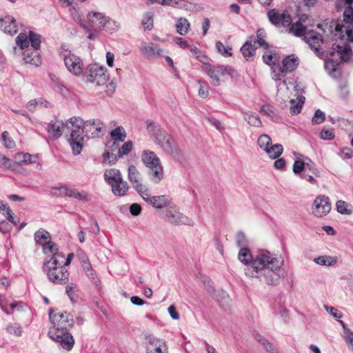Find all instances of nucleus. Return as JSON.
I'll return each instance as SVG.
<instances>
[{
    "mask_svg": "<svg viewBox=\"0 0 353 353\" xmlns=\"http://www.w3.org/2000/svg\"><path fill=\"white\" fill-rule=\"evenodd\" d=\"M239 260L247 265L245 274L251 278H259L266 284L276 285L279 283L280 271L284 265L282 256L262 250L252 255L247 248H241L238 254Z\"/></svg>",
    "mask_w": 353,
    "mask_h": 353,
    "instance_id": "f257e3e1",
    "label": "nucleus"
},
{
    "mask_svg": "<svg viewBox=\"0 0 353 353\" xmlns=\"http://www.w3.org/2000/svg\"><path fill=\"white\" fill-rule=\"evenodd\" d=\"M65 126L70 130L68 141L74 155L81 153L84 144V134L87 137H98L101 132L103 123L99 119L83 121L81 117H73L66 121Z\"/></svg>",
    "mask_w": 353,
    "mask_h": 353,
    "instance_id": "f03ea898",
    "label": "nucleus"
},
{
    "mask_svg": "<svg viewBox=\"0 0 353 353\" xmlns=\"http://www.w3.org/2000/svg\"><path fill=\"white\" fill-rule=\"evenodd\" d=\"M145 124L146 130L150 138L163 151L171 155L177 161L182 162L185 159L182 149L176 143L172 135L168 134L159 123L154 121L147 120Z\"/></svg>",
    "mask_w": 353,
    "mask_h": 353,
    "instance_id": "7ed1b4c3",
    "label": "nucleus"
},
{
    "mask_svg": "<svg viewBox=\"0 0 353 353\" xmlns=\"http://www.w3.org/2000/svg\"><path fill=\"white\" fill-rule=\"evenodd\" d=\"M201 70L210 77L211 84L215 87L220 85L221 78L224 79L227 76L232 78L237 77V72L230 65L203 63Z\"/></svg>",
    "mask_w": 353,
    "mask_h": 353,
    "instance_id": "20e7f679",
    "label": "nucleus"
},
{
    "mask_svg": "<svg viewBox=\"0 0 353 353\" xmlns=\"http://www.w3.org/2000/svg\"><path fill=\"white\" fill-rule=\"evenodd\" d=\"M330 28H334L336 32H340L343 33L345 32L348 40L350 42V46H333V52H330V55L333 56L335 53L339 57V58L343 61H347L350 60V52L353 49V30L349 26H341L335 21H332L330 25Z\"/></svg>",
    "mask_w": 353,
    "mask_h": 353,
    "instance_id": "39448f33",
    "label": "nucleus"
},
{
    "mask_svg": "<svg viewBox=\"0 0 353 353\" xmlns=\"http://www.w3.org/2000/svg\"><path fill=\"white\" fill-rule=\"evenodd\" d=\"M83 77L85 81L95 83L97 85H105L108 79L106 69L97 63L89 65Z\"/></svg>",
    "mask_w": 353,
    "mask_h": 353,
    "instance_id": "423d86ee",
    "label": "nucleus"
},
{
    "mask_svg": "<svg viewBox=\"0 0 353 353\" xmlns=\"http://www.w3.org/2000/svg\"><path fill=\"white\" fill-rule=\"evenodd\" d=\"M49 318L51 323L54 325V332H66L68 327H71L74 324L72 315L65 312L61 311L52 315V310L49 312Z\"/></svg>",
    "mask_w": 353,
    "mask_h": 353,
    "instance_id": "0eeeda50",
    "label": "nucleus"
},
{
    "mask_svg": "<svg viewBox=\"0 0 353 353\" xmlns=\"http://www.w3.org/2000/svg\"><path fill=\"white\" fill-rule=\"evenodd\" d=\"M61 55L64 60V63L68 70L74 76L83 74V65L82 60L69 50H63Z\"/></svg>",
    "mask_w": 353,
    "mask_h": 353,
    "instance_id": "6e6552de",
    "label": "nucleus"
},
{
    "mask_svg": "<svg viewBox=\"0 0 353 353\" xmlns=\"http://www.w3.org/2000/svg\"><path fill=\"white\" fill-rule=\"evenodd\" d=\"M331 210V203L328 196L319 195L313 201L311 206L312 214L317 218L327 215Z\"/></svg>",
    "mask_w": 353,
    "mask_h": 353,
    "instance_id": "1a4fd4ad",
    "label": "nucleus"
},
{
    "mask_svg": "<svg viewBox=\"0 0 353 353\" xmlns=\"http://www.w3.org/2000/svg\"><path fill=\"white\" fill-rule=\"evenodd\" d=\"M105 21V15L103 13L90 12L87 14L86 23H81V26L88 32H97L103 30Z\"/></svg>",
    "mask_w": 353,
    "mask_h": 353,
    "instance_id": "9d476101",
    "label": "nucleus"
},
{
    "mask_svg": "<svg viewBox=\"0 0 353 353\" xmlns=\"http://www.w3.org/2000/svg\"><path fill=\"white\" fill-rule=\"evenodd\" d=\"M41 42V35L32 31L29 32L28 36L24 33H20L16 38V43L21 50L28 48L30 43L31 49L38 51L40 48Z\"/></svg>",
    "mask_w": 353,
    "mask_h": 353,
    "instance_id": "9b49d317",
    "label": "nucleus"
},
{
    "mask_svg": "<svg viewBox=\"0 0 353 353\" xmlns=\"http://www.w3.org/2000/svg\"><path fill=\"white\" fill-rule=\"evenodd\" d=\"M165 216L168 221L174 225H186L193 226L194 221L179 212V209L175 206H170L165 211Z\"/></svg>",
    "mask_w": 353,
    "mask_h": 353,
    "instance_id": "f8f14e48",
    "label": "nucleus"
},
{
    "mask_svg": "<svg viewBox=\"0 0 353 353\" xmlns=\"http://www.w3.org/2000/svg\"><path fill=\"white\" fill-rule=\"evenodd\" d=\"M141 54L147 59H155L163 56L164 50L152 42L143 41L140 44Z\"/></svg>",
    "mask_w": 353,
    "mask_h": 353,
    "instance_id": "ddd939ff",
    "label": "nucleus"
},
{
    "mask_svg": "<svg viewBox=\"0 0 353 353\" xmlns=\"http://www.w3.org/2000/svg\"><path fill=\"white\" fill-rule=\"evenodd\" d=\"M48 335L53 341L59 342L63 349L68 351L72 349L74 344V339L72 335L68 331L54 332L53 330H49Z\"/></svg>",
    "mask_w": 353,
    "mask_h": 353,
    "instance_id": "4468645a",
    "label": "nucleus"
},
{
    "mask_svg": "<svg viewBox=\"0 0 353 353\" xmlns=\"http://www.w3.org/2000/svg\"><path fill=\"white\" fill-rule=\"evenodd\" d=\"M268 17L270 21L277 27L286 28L292 22L291 17L288 12H279L275 9L270 10L268 12Z\"/></svg>",
    "mask_w": 353,
    "mask_h": 353,
    "instance_id": "2eb2a0df",
    "label": "nucleus"
},
{
    "mask_svg": "<svg viewBox=\"0 0 353 353\" xmlns=\"http://www.w3.org/2000/svg\"><path fill=\"white\" fill-rule=\"evenodd\" d=\"M46 272L48 277L50 281L55 284H65L69 280V273L66 269H60V268L52 270H44Z\"/></svg>",
    "mask_w": 353,
    "mask_h": 353,
    "instance_id": "dca6fc26",
    "label": "nucleus"
},
{
    "mask_svg": "<svg viewBox=\"0 0 353 353\" xmlns=\"http://www.w3.org/2000/svg\"><path fill=\"white\" fill-rule=\"evenodd\" d=\"M304 40L316 53L321 52V47L323 40L319 32L308 30L304 35Z\"/></svg>",
    "mask_w": 353,
    "mask_h": 353,
    "instance_id": "f3484780",
    "label": "nucleus"
},
{
    "mask_svg": "<svg viewBox=\"0 0 353 353\" xmlns=\"http://www.w3.org/2000/svg\"><path fill=\"white\" fill-rule=\"evenodd\" d=\"M308 19L307 14H303L296 22L288 27V32L295 37L304 36L308 30V24L306 23Z\"/></svg>",
    "mask_w": 353,
    "mask_h": 353,
    "instance_id": "a211bd4d",
    "label": "nucleus"
},
{
    "mask_svg": "<svg viewBox=\"0 0 353 353\" xmlns=\"http://www.w3.org/2000/svg\"><path fill=\"white\" fill-rule=\"evenodd\" d=\"M58 268H60V269H65L64 265V256L59 252H56L49 260H47L45 262L43 269L54 270Z\"/></svg>",
    "mask_w": 353,
    "mask_h": 353,
    "instance_id": "6ab92c4d",
    "label": "nucleus"
},
{
    "mask_svg": "<svg viewBox=\"0 0 353 353\" xmlns=\"http://www.w3.org/2000/svg\"><path fill=\"white\" fill-rule=\"evenodd\" d=\"M0 28L9 34H16L18 31L16 20L11 16H6L0 19Z\"/></svg>",
    "mask_w": 353,
    "mask_h": 353,
    "instance_id": "aec40b11",
    "label": "nucleus"
},
{
    "mask_svg": "<svg viewBox=\"0 0 353 353\" xmlns=\"http://www.w3.org/2000/svg\"><path fill=\"white\" fill-rule=\"evenodd\" d=\"M66 122L64 123L61 121H52L48 125V132L54 138L60 137L65 129L70 132L65 126Z\"/></svg>",
    "mask_w": 353,
    "mask_h": 353,
    "instance_id": "412c9836",
    "label": "nucleus"
},
{
    "mask_svg": "<svg viewBox=\"0 0 353 353\" xmlns=\"http://www.w3.org/2000/svg\"><path fill=\"white\" fill-rule=\"evenodd\" d=\"M141 161L147 168H152L161 163L160 159L152 150H144L141 154Z\"/></svg>",
    "mask_w": 353,
    "mask_h": 353,
    "instance_id": "4be33fe9",
    "label": "nucleus"
},
{
    "mask_svg": "<svg viewBox=\"0 0 353 353\" xmlns=\"http://www.w3.org/2000/svg\"><path fill=\"white\" fill-rule=\"evenodd\" d=\"M110 146L107 145V149L103 153V160L109 163H115L118 159L117 150L118 143L115 142H110Z\"/></svg>",
    "mask_w": 353,
    "mask_h": 353,
    "instance_id": "5701e85b",
    "label": "nucleus"
},
{
    "mask_svg": "<svg viewBox=\"0 0 353 353\" xmlns=\"http://www.w3.org/2000/svg\"><path fill=\"white\" fill-rule=\"evenodd\" d=\"M128 180L132 183L134 189L141 188V175L137 168L131 165L128 168Z\"/></svg>",
    "mask_w": 353,
    "mask_h": 353,
    "instance_id": "b1692460",
    "label": "nucleus"
},
{
    "mask_svg": "<svg viewBox=\"0 0 353 353\" xmlns=\"http://www.w3.org/2000/svg\"><path fill=\"white\" fill-rule=\"evenodd\" d=\"M105 181L111 186L123 180L120 171L117 169H107L104 172Z\"/></svg>",
    "mask_w": 353,
    "mask_h": 353,
    "instance_id": "393cba45",
    "label": "nucleus"
},
{
    "mask_svg": "<svg viewBox=\"0 0 353 353\" xmlns=\"http://www.w3.org/2000/svg\"><path fill=\"white\" fill-rule=\"evenodd\" d=\"M299 65L298 57L294 54L286 57L283 61L282 72H291L294 71Z\"/></svg>",
    "mask_w": 353,
    "mask_h": 353,
    "instance_id": "a878e982",
    "label": "nucleus"
},
{
    "mask_svg": "<svg viewBox=\"0 0 353 353\" xmlns=\"http://www.w3.org/2000/svg\"><path fill=\"white\" fill-rule=\"evenodd\" d=\"M23 60L26 63L38 66L41 64V61L38 51L26 48L23 52Z\"/></svg>",
    "mask_w": 353,
    "mask_h": 353,
    "instance_id": "bb28decb",
    "label": "nucleus"
},
{
    "mask_svg": "<svg viewBox=\"0 0 353 353\" xmlns=\"http://www.w3.org/2000/svg\"><path fill=\"white\" fill-rule=\"evenodd\" d=\"M148 174L151 181L154 183H159L163 177V168L161 163L149 168Z\"/></svg>",
    "mask_w": 353,
    "mask_h": 353,
    "instance_id": "cd10ccee",
    "label": "nucleus"
},
{
    "mask_svg": "<svg viewBox=\"0 0 353 353\" xmlns=\"http://www.w3.org/2000/svg\"><path fill=\"white\" fill-rule=\"evenodd\" d=\"M172 199L167 195L152 196L150 205L157 209H161L170 205Z\"/></svg>",
    "mask_w": 353,
    "mask_h": 353,
    "instance_id": "c85d7f7f",
    "label": "nucleus"
},
{
    "mask_svg": "<svg viewBox=\"0 0 353 353\" xmlns=\"http://www.w3.org/2000/svg\"><path fill=\"white\" fill-rule=\"evenodd\" d=\"M39 107L50 108V103L42 98H38L29 101L26 105L27 110L31 112H34Z\"/></svg>",
    "mask_w": 353,
    "mask_h": 353,
    "instance_id": "c756f323",
    "label": "nucleus"
},
{
    "mask_svg": "<svg viewBox=\"0 0 353 353\" xmlns=\"http://www.w3.org/2000/svg\"><path fill=\"white\" fill-rule=\"evenodd\" d=\"M67 196L81 201L90 200V196L85 191H79L77 189L71 187H68Z\"/></svg>",
    "mask_w": 353,
    "mask_h": 353,
    "instance_id": "7c9ffc66",
    "label": "nucleus"
},
{
    "mask_svg": "<svg viewBox=\"0 0 353 353\" xmlns=\"http://www.w3.org/2000/svg\"><path fill=\"white\" fill-rule=\"evenodd\" d=\"M338 261V258L334 256L323 255L314 259V262L319 265L332 266Z\"/></svg>",
    "mask_w": 353,
    "mask_h": 353,
    "instance_id": "2f4dec72",
    "label": "nucleus"
},
{
    "mask_svg": "<svg viewBox=\"0 0 353 353\" xmlns=\"http://www.w3.org/2000/svg\"><path fill=\"white\" fill-rule=\"evenodd\" d=\"M243 119L247 123L254 127H261L262 125V122L259 117V115L252 112H243Z\"/></svg>",
    "mask_w": 353,
    "mask_h": 353,
    "instance_id": "473e14b6",
    "label": "nucleus"
},
{
    "mask_svg": "<svg viewBox=\"0 0 353 353\" xmlns=\"http://www.w3.org/2000/svg\"><path fill=\"white\" fill-rule=\"evenodd\" d=\"M34 240L37 243L42 246L49 242L51 239L50 233L44 229H40L34 233Z\"/></svg>",
    "mask_w": 353,
    "mask_h": 353,
    "instance_id": "72a5a7b5",
    "label": "nucleus"
},
{
    "mask_svg": "<svg viewBox=\"0 0 353 353\" xmlns=\"http://www.w3.org/2000/svg\"><path fill=\"white\" fill-rule=\"evenodd\" d=\"M111 187L112 193L115 196H119L125 195L129 188L127 182L123 180L117 182V183L111 185Z\"/></svg>",
    "mask_w": 353,
    "mask_h": 353,
    "instance_id": "f704fd0d",
    "label": "nucleus"
},
{
    "mask_svg": "<svg viewBox=\"0 0 353 353\" xmlns=\"http://www.w3.org/2000/svg\"><path fill=\"white\" fill-rule=\"evenodd\" d=\"M305 101L303 96H299L296 99L290 100V112L292 114H298L301 112Z\"/></svg>",
    "mask_w": 353,
    "mask_h": 353,
    "instance_id": "c9c22d12",
    "label": "nucleus"
},
{
    "mask_svg": "<svg viewBox=\"0 0 353 353\" xmlns=\"http://www.w3.org/2000/svg\"><path fill=\"white\" fill-rule=\"evenodd\" d=\"M110 137L112 142H123L126 137V133L123 127L119 126L110 132Z\"/></svg>",
    "mask_w": 353,
    "mask_h": 353,
    "instance_id": "e433bc0d",
    "label": "nucleus"
},
{
    "mask_svg": "<svg viewBox=\"0 0 353 353\" xmlns=\"http://www.w3.org/2000/svg\"><path fill=\"white\" fill-rule=\"evenodd\" d=\"M207 290L210 296L218 302H221L228 297L225 291L223 290H215L211 285L207 288Z\"/></svg>",
    "mask_w": 353,
    "mask_h": 353,
    "instance_id": "4c0bfd02",
    "label": "nucleus"
},
{
    "mask_svg": "<svg viewBox=\"0 0 353 353\" xmlns=\"http://www.w3.org/2000/svg\"><path fill=\"white\" fill-rule=\"evenodd\" d=\"M241 52L245 59L249 60L255 54V47L250 41H246L241 48Z\"/></svg>",
    "mask_w": 353,
    "mask_h": 353,
    "instance_id": "58836bf2",
    "label": "nucleus"
},
{
    "mask_svg": "<svg viewBox=\"0 0 353 353\" xmlns=\"http://www.w3.org/2000/svg\"><path fill=\"white\" fill-rule=\"evenodd\" d=\"M283 148L281 144H275L269 146L265 151L270 158L274 159L278 158L283 152Z\"/></svg>",
    "mask_w": 353,
    "mask_h": 353,
    "instance_id": "ea45409f",
    "label": "nucleus"
},
{
    "mask_svg": "<svg viewBox=\"0 0 353 353\" xmlns=\"http://www.w3.org/2000/svg\"><path fill=\"white\" fill-rule=\"evenodd\" d=\"M176 27V31L179 34L181 35H185L189 30L190 23L188 19L181 17L178 19Z\"/></svg>",
    "mask_w": 353,
    "mask_h": 353,
    "instance_id": "a19ab883",
    "label": "nucleus"
},
{
    "mask_svg": "<svg viewBox=\"0 0 353 353\" xmlns=\"http://www.w3.org/2000/svg\"><path fill=\"white\" fill-rule=\"evenodd\" d=\"M83 271L87 276V277L89 279V280L94 284L98 285L99 283V279L97 276V274L95 271L92 269L90 263H85V268H83Z\"/></svg>",
    "mask_w": 353,
    "mask_h": 353,
    "instance_id": "79ce46f5",
    "label": "nucleus"
},
{
    "mask_svg": "<svg viewBox=\"0 0 353 353\" xmlns=\"http://www.w3.org/2000/svg\"><path fill=\"white\" fill-rule=\"evenodd\" d=\"M336 208L337 212L342 214H350L352 212V209L350 205L347 202L342 200L336 201Z\"/></svg>",
    "mask_w": 353,
    "mask_h": 353,
    "instance_id": "37998d69",
    "label": "nucleus"
},
{
    "mask_svg": "<svg viewBox=\"0 0 353 353\" xmlns=\"http://www.w3.org/2000/svg\"><path fill=\"white\" fill-rule=\"evenodd\" d=\"M145 339L146 340V343L149 345L148 347H161V345L166 343L165 340L155 337L152 334L145 335Z\"/></svg>",
    "mask_w": 353,
    "mask_h": 353,
    "instance_id": "c03bdc74",
    "label": "nucleus"
},
{
    "mask_svg": "<svg viewBox=\"0 0 353 353\" xmlns=\"http://www.w3.org/2000/svg\"><path fill=\"white\" fill-rule=\"evenodd\" d=\"M32 159V156L28 153L19 152L14 157L15 161L18 165L30 163L33 162Z\"/></svg>",
    "mask_w": 353,
    "mask_h": 353,
    "instance_id": "a18cd8bd",
    "label": "nucleus"
},
{
    "mask_svg": "<svg viewBox=\"0 0 353 353\" xmlns=\"http://www.w3.org/2000/svg\"><path fill=\"white\" fill-rule=\"evenodd\" d=\"M257 143L259 148L265 151L272 144V139L268 134H261L257 139Z\"/></svg>",
    "mask_w": 353,
    "mask_h": 353,
    "instance_id": "49530a36",
    "label": "nucleus"
},
{
    "mask_svg": "<svg viewBox=\"0 0 353 353\" xmlns=\"http://www.w3.org/2000/svg\"><path fill=\"white\" fill-rule=\"evenodd\" d=\"M6 331L8 334L15 336H21L23 333L21 325L17 323H10L6 327Z\"/></svg>",
    "mask_w": 353,
    "mask_h": 353,
    "instance_id": "de8ad7c7",
    "label": "nucleus"
},
{
    "mask_svg": "<svg viewBox=\"0 0 353 353\" xmlns=\"http://www.w3.org/2000/svg\"><path fill=\"white\" fill-rule=\"evenodd\" d=\"M105 23L103 30L108 32H113L118 30L120 27V23L114 20L111 19L109 17L105 16Z\"/></svg>",
    "mask_w": 353,
    "mask_h": 353,
    "instance_id": "09e8293b",
    "label": "nucleus"
},
{
    "mask_svg": "<svg viewBox=\"0 0 353 353\" xmlns=\"http://www.w3.org/2000/svg\"><path fill=\"white\" fill-rule=\"evenodd\" d=\"M1 141L3 145L6 148H13L15 146V143L10 134L7 131H4L1 134Z\"/></svg>",
    "mask_w": 353,
    "mask_h": 353,
    "instance_id": "8fccbe9b",
    "label": "nucleus"
},
{
    "mask_svg": "<svg viewBox=\"0 0 353 353\" xmlns=\"http://www.w3.org/2000/svg\"><path fill=\"white\" fill-rule=\"evenodd\" d=\"M132 149V142L128 141L123 144V145L119 148L118 146V150L117 151L118 157L121 158L124 155H127L130 153V152Z\"/></svg>",
    "mask_w": 353,
    "mask_h": 353,
    "instance_id": "3c124183",
    "label": "nucleus"
},
{
    "mask_svg": "<svg viewBox=\"0 0 353 353\" xmlns=\"http://www.w3.org/2000/svg\"><path fill=\"white\" fill-rule=\"evenodd\" d=\"M153 17L154 14L148 12L145 14L142 20V25L145 29L151 30L153 27Z\"/></svg>",
    "mask_w": 353,
    "mask_h": 353,
    "instance_id": "603ef678",
    "label": "nucleus"
},
{
    "mask_svg": "<svg viewBox=\"0 0 353 353\" xmlns=\"http://www.w3.org/2000/svg\"><path fill=\"white\" fill-rule=\"evenodd\" d=\"M43 251L46 254H52L53 255L54 253L58 252V247L57 245L50 241L46 244L42 246Z\"/></svg>",
    "mask_w": 353,
    "mask_h": 353,
    "instance_id": "864d4df0",
    "label": "nucleus"
},
{
    "mask_svg": "<svg viewBox=\"0 0 353 353\" xmlns=\"http://www.w3.org/2000/svg\"><path fill=\"white\" fill-rule=\"evenodd\" d=\"M266 33L263 29L258 30L256 32L257 39L255 43H257L259 46L264 47L265 49L268 48V44L265 42L264 38L265 37Z\"/></svg>",
    "mask_w": 353,
    "mask_h": 353,
    "instance_id": "5fc2aeb1",
    "label": "nucleus"
},
{
    "mask_svg": "<svg viewBox=\"0 0 353 353\" xmlns=\"http://www.w3.org/2000/svg\"><path fill=\"white\" fill-rule=\"evenodd\" d=\"M216 48L217 51L224 57H230L232 55V48H226L221 41H217L216 43Z\"/></svg>",
    "mask_w": 353,
    "mask_h": 353,
    "instance_id": "6e6d98bb",
    "label": "nucleus"
},
{
    "mask_svg": "<svg viewBox=\"0 0 353 353\" xmlns=\"http://www.w3.org/2000/svg\"><path fill=\"white\" fill-rule=\"evenodd\" d=\"M236 243L239 247L241 248H247L248 241L245 235V234L242 232H239L236 235Z\"/></svg>",
    "mask_w": 353,
    "mask_h": 353,
    "instance_id": "4d7b16f0",
    "label": "nucleus"
},
{
    "mask_svg": "<svg viewBox=\"0 0 353 353\" xmlns=\"http://www.w3.org/2000/svg\"><path fill=\"white\" fill-rule=\"evenodd\" d=\"M148 203L150 204L152 196H150L148 189H147L143 184L141 188L135 189Z\"/></svg>",
    "mask_w": 353,
    "mask_h": 353,
    "instance_id": "13d9d810",
    "label": "nucleus"
},
{
    "mask_svg": "<svg viewBox=\"0 0 353 353\" xmlns=\"http://www.w3.org/2000/svg\"><path fill=\"white\" fill-rule=\"evenodd\" d=\"M325 119V113L321 110H316L314 115L312 119V123L314 125H319L322 123Z\"/></svg>",
    "mask_w": 353,
    "mask_h": 353,
    "instance_id": "bf43d9fd",
    "label": "nucleus"
},
{
    "mask_svg": "<svg viewBox=\"0 0 353 353\" xmlns=\"http://www.w3.org/2000/svg\"><path fill=\"white\" fill-rule=\"evenodd\" d=\"M320 137L326 141L332 140L334 138V130L332 128H323L320 134Z\"/></svg>",
    "mask_w": 353,
    "mask_h": 353,
    "instance_id": "052dcab7",
    "label": "nucleus"
},
{
    "mask_svg": "<svg viewBox=\"0 0 353 353\" xmlns=\"http://www.w3.org/2000/svg\"><path fill=\"white\" fill-rule=\"evenodd\" d=\"M146 353H168V347L166 343H165L161 347H147Z\"/></svg>",
    "mask_w": 353,
    "mask_h": 353,
    "instance_id": "680f3d73",
    "label": "nucleus"
},
{
    "mask_svg": "<svg viewBox=\"0 0 353 353\" xmlns=\"http://www.w3.org/2000/svg\"><path fill=\"white\" fill-rule=\"evenodd\" d=\"M68 187V186L66 185H61L59 187L53 188L52 190V192L54 195L57 196H67Z\"/></svg>",
    "mask_w": 353,
    "mask_h": 353,
    "instance_id": "e2e57ef3",
    "label": "nucleus"
},
{
    "mask_svg": "<svg viewBox=\"0 0 353 353\" xmlns=\"http://www.w3.org/2000/svg\"><path fill=\"white\" fill-rule=\"evenodd\" d=\"M349 6L343 12L344 21L353 25V7Z\"/></svg>",
    "mask_w": 353,
    "mask_h": 353,
    "instance_id": "0e129e2a",
    "label": "nucleus"
},
{
    "mask_svg": "<svg viewBox=\"0 0 353 353\" xmlns=\"http://www.w3.org/2000/svg\"><path fill=\"white\" fill-rule=\"evenodd\" d=\"M198 83L199 84V95L202 98H205L209 93L207 83L201 80H199Z\"/></svg>",
    "mask_w": 353,
    "mask_h": 353,
    "instance_id": "69168bd1",
    "label": "nucleus"
},
{
    "mask_svg": "<svg viewBox=\"0 0 353 353\" xmlns=\"http://www.w3.org/2000/svg\"><path fill=\"white\" fill-rule=\"evenodd\" d=\"M305 168V163H303V160H296L294 161L292 167L293 172L296 174H302L301 172Z\"/></svg>",
    "mask_w": 353,
    "mask_h": 353,
    "instance_id": "338daca9",
    "label": "nucleus"
},
{
    "mask_svg": "<svg viewBox=\"0 0 353 353\" xmlns=\"http://www.w3.org/2000/svg\"><path fill=\"white\" fill-rule=\"evenodd\" d=\"M343 337L349 349L353 352V332L352 331H347V334H343Z\"/></svg>",
    "mask_w": 353,
    "mask_h": 353,
    "instance_id": "774afa93",
    "label": "nucleus"
}]
</instances>
